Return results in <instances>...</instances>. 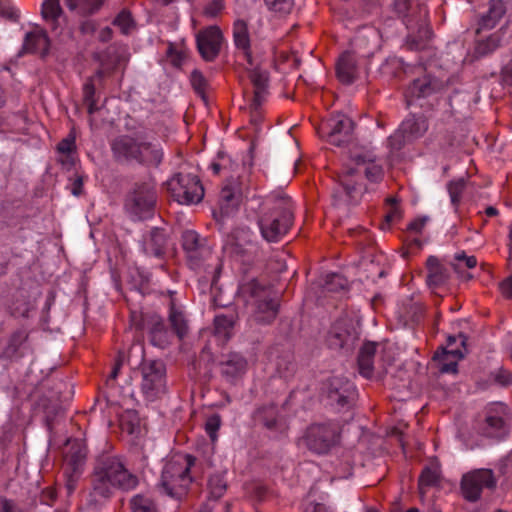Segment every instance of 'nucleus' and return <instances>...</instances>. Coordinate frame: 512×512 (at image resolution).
<instances>
[{
	"mask_svg": "<svg viewBox=\"0 0 512 512\" xmlns=\"http://www.w3.org/2000/svg\"><path fill=\"white\" fill-rule=\"evenodd\" d=\"M428 220H429L428 217L416 218L412 222L409 223L407 230L411 233L419 234L422 232V230L425 227Z\"/></svg>",
	"mask_w": 512,
	"mask_h": 512,
	"instance_id": "obj_64",
	"label": "nucleus"
},
{
	"mask_svg": "<svg viewBox=\"0 0 512 512\" xmlns=\"http://www.w3.org/2000/svg\"><path fill=\"white\" fill-rule=\"evenodd\" d=\"M378 344L367 341L361 347L358 354L359 373L365 378H371L374 372V357Z\"/></svg>",
	"mask_w": 512,
	"mask_h": 512,
	"instance_id": "obj_29",
	"label": "nucleus"
},
{
	"mask_svg": "<svg viewBox=\"0 0 512 512\" xmlns=\"http://www.w3.org/2000/svg\"><path fill=\"white\" fill-rule=\"evenodd\" d=\"M96 88L93 83V79H89L86 81V83L83 86V100L85 101H91V100H97L96 99Z\"/></svg>",
	"mask_w": 512,
	"mask_h": 512,
	"instance_id": "obj_63",
	"label": "nucleus"
},
{
	"mask_svg": "<svg viewBox=\"0 0 512 512\" xmlns=\"http://www.w3.org/2000/svg\"><path fill=\"white\" fill-rule=\"evenodd\" d=\"M356 338L353 326L347 320L339 319L331 326L326 341L331 349H341L351 346Z\"/></svg>",
	"mask_w": 512,
	"mask_h": 512,
	"instance_id": "obj_19",
	"label": "nucleus"
},
{
	"mask_svg": "<svg viewBox=\"0 0 512 512\" xmlns=\"http://www.w3.org/2000/svg\"><path fill=\"white\" fill-rule=\"evenodd\" d=\"M352 44L362 56H368L379 47L380 32L374 26L361 27L357 30Z\"/></svg>",
	"mask_w": 512,
	"mask_h": 512,
	"instance_id": "obj_20",
	"label": "nucleus"
},
{
	"mask_svg": "<svg viewBox=\"0 0 512 512\" xmlns=\"http://www.w3.org/2000/svg\"><path fill=\"white\" fill-rule=\"evenodd\" d=\"M190 81L196 94L199 95L202 98V100L207 101L206 93L209 84L207 79L203 76V74L198 70H194L191 73Z\"/></svg>",
	"mask_w": 512,
	"mask_h": 512,
	"instance_id": "obj_48",
	"label": "nucleus"
},
{
	"mask_svg": "<svg viewBox=\"0 0 512 512\" xmlns=\"http://www.w3.org/2000/svg\"><path fill=\"white\" fill-rule=\"evenodd\" d=\"M249 77L254 87L252 107L257 111V109L262 106L265 99L266 89L268 86V73L255 68L250 72Z\"/></svg>",
	"mask_w": 512,
	"mask_h": 512,
	"instance_id": "obj_30",
	"label": "nucleus"
},
{
	"mask_svg": "<svg viewBox=\"0 0 512 512\" xmlns=\"http://www.w3.org/2000/svg\"><path fill=\"white\" fill-rule=\"evenodd\" d=\"M346 286L347 280L338 273L327 274L323 283V288L327 292H338L344 290Z\"/></svg>",
	"mask_w": 512,
	"mask_h": 512,
	"instance_id": "obj_47",
	"label": "nucleus"
},
{
	"mask_svg": "<svg viewBox=\"0 0 512 512\" xmlns=\"http://www.w3.org/2000/svg\"><path fill=\"white\" fill-rule=\"evenodd\" d=\"M50 41L44 29L36 27L26 33L23 48L27 52L39 53L42 57L49 52Z\"/></svg>",
	"mask_w": 512,
	"mask_h": 512,
	"instance_id": "obj_28",
	"label": "nucleus"
},
{
	"mask_svg": "<svg viewBox=\"0 0 512 512\" xmlns=\"http://www.w3.org/2000/svg\"><path fill=\"white\" fill-rule=\"evenodd\" d=\"M431 36V29L425 23H421L418 26L417 35L409 34L407 36V46L412 50H422L427 46Z\"/></svg>",
	"mask_w": 512,
	"mask_h": 512,
	"instance_id": "obj_41",
	"label": "nucleus"
},
{
	"mask_svg": "<svg viewBox=\"0 0 512 512\" xmlns=\"http://www.w3.org/2000/svg\"><path fill=\"white\" fill-rule=\"evenodd\" d=\"M113 25L118 27L122 34L129 35L136 27V23L130 11L124 9L113 20Z\"/></svg>",
	"mask_w": 512,
	"mask_h": 512,
	"instance_id": "obj_45",
	"label": "nucleus"
},
{
	"mask_svg": "<svg viewBox=\"0 0 512 512\" xmlns=\"http://www.w3.org/2000/svg\"><path fill=\"white\" fill-rule=\"evenodd\" d=\"M224 0H211L204 7V15L210 18L218 16L224 9Z\"/></svg>",
	"mask_w": 512,
	"mask_h": 512,
	"instance_id": "obj_57",
	"label": "nucleus"
},
{
	"mask_svg": "<svg viewBox=\"0 0 512 512\" xmlns=\"http://www.w3.org/2000/svg\"><path fill=\"white\" fill-rule=\"evenodd\" d=\"M353 129V121L344 114L336 113L318 130L320 137L335 146H342Z\"/></svg>",
	"mask_w": 512,
	"mask_h": 512,
	"instance_id": "obj_16",
	"label": "nucleus"
},
{
	"mask_svg": "<svg viewBox=\"0 0 512 512\" xmlns=\"http://www.w3.org/2000/svg\"><path fill=\"white\" fill-rule=\"evenodd\" d=\"M444 84L430 74L414 79L405 92L408 105L418 103L421 107L433 108L442 96Z\"/></svg>",
	"mask_w": 512,
	"mask_h": 512,
	"instance_id": "obj_7",
	"label": "nucleus"
},
{
	"mask_svg": "<svg viewBox=\"0 0 512 512\" xmlns=\"http://www.w3.org/2000/svg\"><path fill=\"white\" fill-rule=\"evenodd\" d=\"M251 188L252 183L248 174L228 178L219 195L221 212L226 215L230 214L244 197L249 196Z\"/></svg>",
	"mask_w": 512,
	"mask_h": 512,
	"instance_id": "obj_13",
	"label": "nucleus"
},
{
	"mask_svg": "<svg viewBox=\"0 0 512 512\" xmlns=\"http://www.w3.org/2000/svg\"><path fill=\"white\" fill-rule=\"evenodd\" d=\"M227 483L223 475L213 474L208 479L209 500H217L224 495Z\"/></svg>",
	"mask_w": 512,
	"mask_h": 512,
	"instance_id": "obj_43",
	"label": "nucleus"
},
{
	"mask_svg": "<svg viewBox=\"0 0 512 512\" xmlns=\"http://www.w3.org/2000/svg\"><path fill=\"white\" fill-rule=\"evenodd\" d=\"M137 485V476L126 468L120 456L102 454L97 457L90 477L89 502L101 506L118 490L129 491Z\"/></svg>",
	"mask_w": 512,
	"mask_h": 512,
	"instance_id": "obj_1",
	"label": "nucleus"
},
{
	"mask_svg": "<svg viewBox=\"0 0 512 512\" xmlns=\"http://www.w3.org/2000/svg\"><path fill=\"white\" fill-rule=\"evenodd\" d=\"M131 512H160L158 505L149 494H136L129 502Z\"/></svg>",
	"mask_w": 512,
	"mask_h": 512,
	"instance_id": "obj_40",
	"label": "nucleus"
},
{
	"mask_svg": "<svg viewBox=\"0 0 512 512\" xmlns=\"http://www.w3.org/2000/svg\"><path fill=\"white\" fill-rule=\"evenodd\" d=\"M166 235L163 229L153 227L142 237V248L146 255L160 258L165 253Z\"/></svg>",
	"mask_w": 512,
	"mask_h": 512,
	"instance_id": "obj_26",
	"label": "nucleus"
},
{
	"mask_svg": "<svg viewBox=\"0 0 512 512\" xmlns=\"http://www.w3.org/2000/svg\"><path fill=\"white\" fill-rule=\"evenodd\" d=\"M164 152L159 142H150L140 138L135 163L146 167H157L161 164Z\"/></svg>",
	"mask_w": 512,
	"mask_h": 512,
	"instance_id": "obj_22",
	"label": "nucleus"
},
{
	"mask_svg": "<svg viewBox=\"0 0 512 512\" xmlns=\"http://www.w3.org/2000/svg\"><path fill=\"white\" fill-rule=\"evenodd\" d=\"M365 177L370 183H379L384 177L383 166L376 160L359 155L354 160V166L349 167L333 189V204L335 206H355L367 190L360 181Z\"/></svg>",
	"mask_w": 512,
	"mask_h": 512,
	"instance_id": "obj_2",
	"label": "nucleus"
},
{
	"mask_svg": "<svg viewBox=\"0 0 512 512\" xmlns=\"http://www.w3.org/2000/svg\"><path fill=\"white\" fill-rule=\"evenodd\" d=\"M169 322L172 327L173 333L179 338L183 339L188 332V322L181 306L176 305L174 300L169 304Z\"/></svg>",
	"mask_w": 512,
	"mask_h": 512,
	"instance_id": "obj_34",
	"label": "nucleus"
},
{
	"mask_svg": "<svg viewBox=\"0 0 512 512\" xmlns=\"http://www.w3.org/2000/svg\"><path fill=\"white\" fill-rule=\"evenodd\" d=\"M139 142V137L121 135L113 140L111 143V149L118 161L135 163Z\"/></svg>",
	"mask_w": 512,
	"mask_h": 512,
	"instance_id": "obj_23",
	"label": "nucleus"
},
{
	"mask_svg": "<svg viewBox=\"0 0 512 512\" xmlns=\"http://www.w3.org/2000/svg\"><path fill=\"white\" fill-rule=\"evenodd\" d=\"M182 247L187 254L191 269L198 270L202 263L210 256L211 251L194 230H186L182 234Z\"/></svg>",
	"mask_w": 512,
	"mask_h": 512,
	"instance_id": "obj_17",
	"label": "nucleus"
},
{
	"mask_svg": "<svg viewBox=\"0 0 512 512\" xmlns=\"http://www.w3.org/2000/svg\"><path fill=\"white\" fill-rule=\"evenodd\" d=\"M141 391L148 401L161 398L167 390L166 366L161 360H143L140 365Z\"/></svg>",
	"mask_w": 512,
	"mask_h": 512,
	"instance_id": "obj_9",
	"label": "nucleus"
},
{
	"mask_svg": "<svg viewBox=\"0 0 512 512\" xmlns=\"http://www.w3.org/2000/svg\"><path fill=\"white\" fill-rule=\"evenodd\" d=\"M204 473V463L190 454L171 456L163 466L159 487L171 498L183 497Z\"/></svg>",
	"mask_w": 512,
	"mask_h": 512,
	"instance_id": "obj_3",
	"label": "nucleus"
},
{
	"mask_svg": "<svg viewBox=\"0 0 512 512\" xmlns=\"http://www.w3.org/2000/svg\"><path fill=\"white\" fill-rule=\"evenodd\" d=\"M306 447L313 453L326 454L340 441V429L336 423H315L303 436Z\"/></svg>",
	"mask_w": 512,
	"mask_h": 512,
	"instance_id": "obj_11",
	"label": "nucleus"
},
{
	"mask_svg": "<svg viewBox=\"0 0 512 512\" xmlns=\"http://www.w3.org/2000/svg\"><path fill=\"white\" fill-rule=\"evenodd\" d=\"M496 479L491 469L480 468L472 470L462 476L461 491L464 498L470 502L477 501L484 488H494Z\"/></svg>",
	"mask_w": 512,
	"mask_h": 512,
	"instance_id": "obj_15",
	"label": "nucleus"
},
{
	"mask_svg": "<svg viewBox=\"0 0 512 512\" xmlns=\"http://www.w3.org/2000/svg\"><path fill=\"white\" fill-rule=\"evenodd\" d=\"M85 458L86 450L81 444L75 443L71 445L66 455V462L70 471L81 474V467L84 464Z\"/></svg>",
	"mask_w": 512,
	"mask_h": 512,
	"instance_id": "obj_39",
	"label": "nucleus"
},
{
	"mask_svg": "<svg viewBox=\"0 0 512 512\" xmlns=\"http://www.w3.org/2000/svg\"><path fill=\"white\" fill-rule=\"evenodd\" d=\"M170 196L180 204H197L204 197V188L196 175L177 173L165 182Z\"/></svg>",
	"mask_w": 512,
	"mask_h": 512,
	"instance_id": "obj_8",
	"label": "nucleus"
},
{
	"mask_svg": "<svg viewBox=\"0 0 512 512\" xmlns=\"http://www.w3.org/2000/svg\"><path fill=\"white\" fill-rule=\"evenodd\" d=\"M157 201L156 183L153 180L139 181L127 192L124 209L132 221H144L155 215Z\"/></svg>",
	"mask_w": 512,
	"mask_h": 512,
	"instance_id": "obj_5",
	"label": "nucleus"
},
{
	"mask_svg": "<svg viewBox=\"0 0 512 512\" xmlns=\"http://www.w3.org/2000/svg\"><path fill=\"white\" fill-rule=\"evenodd\" d=\"M427 278L426 282L429 288L435 290L444 287L449 280V271L446 267L440 264L435 256H429L426 261Z\"/></svg>",
	"mask_w": 512,
	"mask_h": 512,
	"instance_id": "obj_27",
	"label": "nucleus"
},
{
	"mask_svg": "<svg viewBox=\"0 0 512 512\" xmlns=\"http://www.w3.org/2000/svg\"><path fill=\"white\" fill-rule=\"evenodd\" d=\"M222 424L221 416L219 414H212L207 417L205 421V431L212 442H215L218 438V430Z\"/></svg>",
	"mask_w": 512,
	"mask_h": 512,
	"instance_id": "obj_53",
	"label": "nucleus"
},
{
	"mask_svg": "<svg viewBox=\"0 0 512 512\" xmlns=\"http://www.w3.org/2000/svg\"><path fill=\"white\" fill-rule=\"evenodd\" d=\"M500 38L496 34L490 35L485 40L478 41L475 47V54L477 57L486 56L497 49L499 46Z\"/></svg>",
	"mask_w": 512,
	"mask_h": 512,
	"instance_id": "obj_46",
	"label": "nucleus"
},
{
	"mask_svg": "<svg viewBox=\"0 0 512 512\" xmlns=\"http://www.w3.org/2000/svg\"><path fill=\"white\" fill-rule=\"evenodd\" d=\"M499 471L507 479L512 478V452L499 463Z\"/></svg>",
	"mask_w": 512,
	"mask_h": 512,
	"instance_id": "obj_62",
	"label": "nucleus"
},
{
	"mask_svg": "<svg viewBox=\"0 0 512 512\" xmlns=\"http://www.w3.org/2000/svg\"><path fill=\"white\" fill-rule=\"evenodd\" d=\"M0 512H24V510L16 501L0 496Z\"/></svg>",
	"mask_w": 512,
	"mask_h": 512,
	"instance_id": "obj_59",
	"label": "nucleus"
},
{
	"mask_svg": "<svg viewBox=\"0 0 512 512\" xmlns=\"http://www.w3.org/2000/svg\"><path fill=\"white\" fill-rule=\"evenodd\" d=\"M233 41L237 49L241 50L246 60L252 64L251 48L248 27L245 21L237 20L233 24Z\"/></svg>",
	"mask_w": 512,
	"mask_h": 512,
	"instance_id": "obj_33",
	"label": "nucleus"
},
{
	"mask_svg": "<svg viewBox=\"0 0 512 512\" xmlns=\"http://www.w3.org/2000/svg\"><path fill=\"white\" fill-rule=\"evenodd\" d=\"M166 58L172 66L178 68L184 61V53L182 50L178 49L174 43L169 42L166 50Z\"/></svg>",
	"mask_w": 512,
	"mask_h": 512,
	"instance_id": "obj_55",
	"label": "nucleus"
},
{
	"mask_svg": "<svg viewBox=\"0 0 512 512\" xmlns=\"http://www.w3.org/2000/svg\"><path fill=\"white\" fill-rule=\"evenodd\" d=\"M467 336L464 333L458 335H450L447 339V348L443 349V355L452 356L456 359H462L467 352L466 342Z\"/></svg>",
	"mask_w": 512,
	"mask_h": 512,
	"instance_id": "obj_38",
	"label": "nucleus"
},
{
	"mask_svg": "<svg viewBox=\"0 0 512 512\" xmlns=\"http://www.w3.org/2000/svg\"><path fill=\"white\" fill-rule=\"evenodd\" d=\"M247 361L239 353H231L227 359L221 363L222 374L229 380L233 381L242 376L246 370Z\"/></svg>",
	"mask_w": 512,
	"mask_h": 512,
	"instance_id": "obj_32",
	"label": "nucleus"
},
{
	"mask_svg": "<svg viewBox=\"0 0 512 512\" xmlns=\"http://www.w3.org/2000/svg\"><path fill=\"white\" fill-rule=\"evenodd\" d=\"M264 210L258 219L261 235L267 242H278L293 225V201L283 191H275L266 198Z\"/></svg>",
	"mask_w": 512,
	"mask_h": 512,
	"instance_id": "obj_4",
	"label": "nucleus"
},
{
	"mask_svg": "<svg viewBox=\"0 0 512 512\" xmlns=\"http://www.w3.org/2000/svg\"><path fill=\"white\" fill-rule=\"evenodd\" d=\"M56 149L59 154L77 151L76 134L74 128H72L69 134L57 144Z\"/></svg>",
	"mask_w": 512,
	"mask_h": 512,
	"instance_id": "obj_54",
	"label": "nucleus"
},
{
	"mask_svg": "<svg viewBox=\"0 0 512 512\" xmlns=\"http://www.w3.org/2000/svg\"><path fill=\"white\" fill-rule=\"evenodd\" d=\"M427 130L428 122L424 116L410 114L387 139L388 147L392 152L400 151L405 145L421 138Z\"/></svg>",
	"mask_w": 512,
	"mask_h": 512,
	"instance_id": "obj_12",
	"label": "nucleus"
},
{
	"mask_svg": "<svg viewBox=\"0 0 512 512\" xmlns=\"http://www.w3.org/2000/svg\"><path fill=\"white\" fill-rule=\"evenodd\" d=\"M223 35L217 26H210L196 35L197 49L205 61L215 60L219 53Z\"/></svg>",
	"mask_w": 512,
	"mask_h": 512,
	"instance_id": "obj_18",
	"label": "nucleus"
},
{
	"mask_svg": "<svg viewBox=\"0 0 512 512\" xmlns=\"http://www.w3.org/2000/svg\"><path fill=\"white\" fill-rule=\"evenodd\" d=\"M441 470L437 462L425 466L419 476L418 485L422 493L427 488L434 487L440 482Z\"/></svg>",
	"mask_w": 512,
	"mask_h": 512,
	"instance_id": "obj_35",
	"label": "nucleus"
},
{
	"mask_svg": "<svg viewBox=\"0 0 512 512\" xmlns=\"http://www.w3.org/2000/svg\"><path fill=\"white\" fill-rule=\"evenodd\" d=\"M269 10L278 13H289L293 7V0H264Z\"/></svg>",
	"mask_w": 512,
	"mask_h": 512,
	"instance_id": "obj_56",
	"label": "nucleus"
},
{
	"mask_svg": "<svg viewBox=\"0 0 512 512\" xmlns=\"http://www.w3.org/2000/svg\"><path fill=\"white\" fill-rule=\"evenodd\" d=\"M238 294L246 303L254 306V318L263 324L271 323L278 314L279 303L271 296V291L256 279L241 282Z\"/></svg>",
	"mask_w": 512,
	"mask_h": 512,
	"instance_id": "obj_6",
	"label": "nucleus"
},
{
	"mask_svg": "<svg viewBox=\"0 0 512 512\" xmlns=\"http://www.w3.org/2000/svg\"><path fill=\"white\" fill-rule=\"evenodd\" d=\"M234 322L235 316L233 313L216 315L214 319L215 334L224 340H228L231 336Z\"/></svg>",
	"mask_w": 512,
	"mask_h": 512,
	"instance_id": "obj_42",
	"label": "nucleus"
},
{
	"mask_svg": "<svg viewBox=\"0 0 512 512\" xmlns=\"http://www.w3.org/2000/svg\"><path fill=\"white\" fill-rule=\"evenodd\" d=\"M41 14L52 30H56L63 15L60 0H45L42 4Z\"/></svg>",
	"mask_w": 512,
	"mask_h": 512,
	"instance_id": "obj_37",
	"label": "nucleus"
},
{
	"mask_svg": "<svg viewBox=\"0 0 512 512\" xmlns=\"http://www.w3.org/2000/svg\"><path fill=\"white\" fill-rule=\"evenodd\" d=\"M494 381L503 387L512 384V373L506 369H499L494 373Z\"/></svg>",
	"mask_w": 512,
	"mask_h": 512,
	"instance_id": "obj_60",
	"label": "nucleus"
},
{
	"mask_svg": "<svg viewBox=\"0 0 512 512\" xmlns=\"http://www.w3.org/2000/svg\"><path fill=\"white\" fill-rule=\"evenodd\" d=\"M511 409L503 402L489 403L484 409L483 434L498 441L510 434Z\"/></svg>",
	"mask_w": 512,
	"mask_h": 512,
	"instance_id": "obj_10",
	"label": "nucleus"
},
{
	"mask_svg": "<svg viewBox=\"0 0 512 512\" xmlns=\"http://www.w3.org/2000/svg\"><path fill=\"white\" fill-rule=\"evenodd\" d=\"M26 339L27 334L24 331L18 330L14 332L9 338V342L6 347V354L10 357L15 356L18 353L19 348L26 341Z\"/></svg>",
	"mask_w": 512,
	"mask_h": 512,
	"instance_id": "obj_50",
	"label": "nucleus"
},
{
	"mask_svg": "<svg viewBox=\"0 0 512 512\" xmlns=\"http://www.w3.org/2000/svg\"><path fill=\"white\" fill-rule=\"evenodd\" d=\"M454 260L456 261L455 266L461 267L462 265L471 269L476 267L477 259L475 256H467L465 252L456 253L454 256Z\"/></svg>",
	"mask_w": 512,
	"mask_h": 512,
	"instance_id": "obj_58",
	"label": "nucleus"
},
{
	"mask_svg": "<svg viewBox=\"0 0 512 512\" xmlns=\"http://www.w3.org/2000/svg\"><path fill=\"white\" fill-rule=\"evenodd\" d=\"M295 363L292 356L286 355L280 358L276 363V369L280 377L288 379L295 371Z\"/></svg>",
	"mask_w": 512,
	"mask_h": 512,
	"instance_id": "obj_52",
	"label": "nucleus"
},
{
	"mask_svg": "<svg viewBox=\"0 0 512 512\" xmlns=\"http://www.w3.org/2000/svg\"><path fill=\"white\" fill-rule=\"evenodd\" d=\"M327 403L338 411L349 410L357 397L353 382L343 377H332L324 384Z\"/></svg>",
	"mask_w": 512,
	"mask_h": 512,
	"instance_id": "obj_14",
	"label": "nucleus"
},
{
	"mask_svg": "<svg viewBox=\"0 0 512 512\" xmlns=\"http://www.w3.org/2000/svg\"><path fill=\"white\" fill-rule=\"evenodd\" d=\"M336 77L344 85H350L356 81L359 75V68L356 58L349 51L343 52L335 66Z\"/></svg>",
	"mask_w": 512,
	"mask_h": 512,
	"instance_id": "obj_24",
	"label": "nucleus"
},
{
	"mask_svg": "<svg viewBox=\"0 0 512 512\" xmlns=\"http://www.w3.org/2000/svg\"><path fill=\"white\" fill-rule=\"evenodd\" d=\"M394 12L398 15V17L402 18L403 23L406 25L408 29L412 28L413 21L409 14L412 10L413 1L412 0H393L392 3Z\"/></svg>",
	"mask_w": 512,
	"mask_h": 512,
	"instance_id": "obj_44",
	"label": "nucleus"
},
{
	"mask_svg": "<svg viewBox=\"0 0 512 512\" xmlns=\"http://www.w3.org/2000/svg\"><path fill=\"white\" fill-rule=\"evenodd\" d=\"M505 12L506 6L502 0H490L488 11L483 14L479 20L477 33H479L480 30H489L494 28Z\"/></svg>",
	"mask_w": 512,
	"mask_h": 512,
	"instance_id": "obj_31",
	"label": "nucleus"
},
{
	"mask_svg": "<svg viewBox=\"0 0 512 512\" xmlns=\"http://www.w3.org/2000/svg\"><path fill=\"white\" fill-rule=\"evenodd\" d=\"M105 0H65L70 11L77 12L81 16H90L97 13Z\"/></svg>",
	"mask_w": 512,
	"mask_h": 512,
	"instance_id": "obj_36",
	"label": "nucleus"
},
{
	"mask_svg": "<svg viewBox=\"0 0 512 512\" xmlns=\"http://www.w3.org/2000/svg\"><path fill=\"white\" fill-rule=\"evenodd\" d=\"M434 359L435 360H438L439 363H440V371L442 373H447V374H455L457 372V368H458V360L459 359H456L452 356H444L443 355V352L441 353H436L435 356H434Z\"/></svg>",
	"mask_w": 512,
	"mask_h": 512,
	"instance_id": "obj_51",
	"label": "nucleus"
},
{
	"mask_svg": "<svg viewBox=\"0 0 512 512\" xmlns=\"http://www.w3.org/2000/svg\"><path fill=\"white\" fill-rule=\"evenodd\" d=\"M78 160L77 151L61 154L59 162L66 170H71Z\"/></svg>",
	"mask_w": 512,
	"mask_h": 512,
	"instance_id": "obj_61",
	"label": "nucleus"
},
{
	"mask_svg": "<svg viewBox=\"0 0 512 512\" xmlns=\"http://www.w3.org/2000/svg\"><path fill=\"white\" fill-rule=\"evenodd\" d=\"M147 325L149 339L153 346L165 348L171 343L175 334L160 316H152Z\"/></svg>",
	"mask_w": 512,
	"mask_h": 512,
	"instance_id": "obj_25",
	"label": "nucleus"
},
{
	"mask_svg": "<svg viewBox=\"0 0 512 512\" xmlns=\"http://www.w3.org/2000/svg\"><path fill=\"white\" fill-rule=\"evenodd\" d=\"M466 180L459 178L452 180L448 183V193L450 196L451 203L454 207H457L461 201L462 193L466 188Z\"/></svg>",
	"mask_w": 512,
	"mask_h": 512,
	"instance_id": "obj_49",
	"label": "nucleus"
},
{
	"mask_svg": "<svg viewBox=\"0 0 512 512\" xmlns=\"http://www.w3.org/2000/svg\"><path fill=\"white\" fill-rule=\"evenodd\" d=\"M253 419L255 423L262 424L270 431L282 433L285 430V423L273 403L258 407L253 413Z\"/></svg>",
	"mask_w": 512,
	"mask_h": 512,
	"instance_id": "obj_21",
	"label": "nucleus"
}]
</instances>
